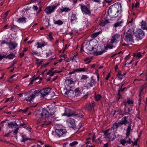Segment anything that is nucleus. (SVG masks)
<instances>
[{
  "label": "nucleus",
  "instance_id": "obj_37",
  "mask_svg": "<svg viewBox=\"0 0 147 147\" xmlns=\"http://www.w3.org/2000/svg\"><path fill=\"white\" fill-rule=\"evenodd\" d=\"M55 112V108H53V107H51L49 109V112L50 115H52Z\"/></svg>",
  "mask_w": 147,
  "mask_h": 147
},
{
  "label": "nucleus",
  "instance_id": "obj_48",
  "mask_svg": "<svg viewBox=\"0 0 147 147\" xmlns=\"http://www.w3.org/2000/svg\"><path fill=\"white\" fill-rule=\"evenodd\" d=\"M0 43L1 45L5 44L8 45V44L7 42L5 40H0Z\"/></svg>",
  "mask_w": 147,
  "mask_h": 147
},
{
  "label": "nucleus",
  "instance_id": "obj_3",
  "mask_svg": "<svg viewBox=\"0 0 147 147\" xmlns=\"http://www.w3.org/2000/svg\"><path fill=\"white\" fill-rule=\"evenodd\" d=\"M134 32L131 29L129 30L125 36V40L127 42H134V40L132 36Z\"/></svg>",
  "mask_w": 147,
  "mask_h": 147
},
{
  "label": "nucleus",
  "instance_id": "obj_55",
  "mask_svg": "<svg viewBox=\"0 0 147 147\" xmlns=\"http://www.w3.org/2000/svg\"><path fill=\"white\" fill-rule=\"evenodd\" d=\"M6 55L3 54L2 55L0 53V60H1L5 57L6 58Z\"/></svg>",
  "mask_w": 147,
  "mask_h": 147
},
{
  "label": "nucleus",
  "instance_id": "obj_5",
  "mask_svg": "<svg viewBox=\"0 0 147 147\" xmlns=\"http://www.w3.org/2000/svg\"><path fill=\"white\" fill-rule=\"evenodd\" d=\"M121 37V35L119 34H113L111 36L110 43L113 44L118 43Z\"/></svg>",
  "mask_w": 147,
  "mask_h": 147
},
{
  "label": "nucleus",
  "instance_id": "obj_10",
  "mask_svg": "<svg viewBox=\"0 0 147 147\" xmlns=\"http://www.w3.org/2000/svg\"><path fill=\"white\" fill-rule=\"evenodd\" d=\"M66 123L70 127L74 128L76 126L75 123L74 119L70 118L68 119Z\"/></svg>",
  "mask_w": 147,
  "mask_h": 147
},
{
  "label": "nucleus",
  "instance_id": "obj_45",
  "mask_svg": "<svg viewBox=\"0 0 147 147\" xmlns=\"http://www.w3.org/2000/svg\"><path fill=\"white\" fill-rule=\"evenodd\" d=\"M102 96L100 94H98L95 96V98L96 100L98 101L101 98Z\"/></svg>",
  "mask_w": 147,
  "mask_h": 147
},
{
  "label": "nucleus",
  "instance_id": "obj_29",
  "mask_svg": "<svg viewBox=\"0 0 147 147\" xmlns=\"http://www.w3.org/2000/svg\"><path fill=\"white\" fill-rule=\"evenodd\" d=\"M105 52V50H102L100 51H95L93 53V54L94 55L98 56L102 54L103 53Z\"/></svg>",
  "mask_w": 147,
  "mask_h": 147
},
{
  "label": "nucleus",
  "instance_id": "obj_19",
  "mask_svg": "<svg viewBox=\"0 0 147 147\" xmlns=\"http://www.w3.org/2000/svg\"><path fill=\"white\" fill-rule=\"evenodd\" d=\"M8 125L9 128H16L18 127V124L15 122H11L8 123Z\"/></svg>",
  "mask_w": 147,
  "mask_h": 147
},
{
  "label": "nucleus",
  "instance_id": "obj_27",
  "mask_svg": "<svg viewBox=\"0 0 147 147\" xmlns=\"http://www.w3.org/2000/svg\"><path fill=\"white\" fill-rule=\"evenodd\" d=\"M131 124H130L126 130V135L127 137H128L130 135V133L131 130Z\"/></svg>",
  "mask_w": 147,
  "mask_h": 147
},
{
  "label": "nucleus",
  "instance_id": "obj_8",
  "mask_svg": "<svg viewBox=\"0 0 147 147\" xmlns=\"http://www.w3.org/2000/svg\"><path fill=\"white\" fill-rule=\"evenodd\" d=\"M56 134L59 137H63L67 132L65 129H57L55 130Z\"/></svg>",
  "mask_w": 147,
  "mask_h": 147
},
{
  "label": "nucleus",
  "instance_id": "obj_53",
  "mask_svg": "<svg viewBox=\"0 0 147 147\" xmlns=\"http://www.w3.org/2000/svg\"><path fill=\"white\" fill-rule=\"evenodd\" d=\"M127 103L129 104H132L134 102L132 100L128 99L127 101Z\"/></svg>",
  "mask_w": 147,
  "mask_h": 147
},
{
  "label": "nucleus",
  "instance_id": "obj_12",
  "mask_svg": "<svg viewBox=\"0 0 147 147\" xmlns=\"http://www.w3.org/2000/svg\"><path fill=\"white\" fill-rule=\"evenodd\" d=\"M95 83L96 80L94 79V76H92L91 78V79L90 82L88 83L87 84L86 87L87 88H89L94 85L95 84Z\"/></svg>",
  "mask_w": 147,
  "mask_h": 147
},
{
  "label": "nucleus",
  "instance_id": "obj_49",
  "mask_svg": "<svg viewBox=\"0 0 147 147\" xmlns=\"http://www.w3.org/2000/svg\"><path fill=\"white\" fill-rule=\"evenodd\" d=\"M88 78V76L86 75H82L80 78L81 80H86Z\"/></svg>",
  "mask_w": 147,
  "mask_h": 147
},
{
  "label": "nucleus",
  "instance_id": "obj_39",
  "mask_svg": "<svg viewBox=\"0 0 147 147\" xmlns=\"http://www.w3.org/2000/svg\"><path fill=\"white\" fill-rule=\"evenodd\" d=\"M76 72H80V68L75 69H73L72 71L70 72L69 73V74L71 75L72 74H74Z\"/></svg>",
  "mask_w": 147,
  "mask_h": 147
},
{
  "label": "nucleus",
  "instance_id": "obj_23",
  "mask_svg": "<svg viewBox=\"0 0 147 147\" xmlns=\"http://www.w3.org/2000/svg\"><path fill=\"white\" fill-rule=\"evenodd\" d=\"M60 10L61 12H67L71 10L70 8L67 6L62 7L60 9Z\"/></svg>",
  "mask_w": 147,
  "mask_h": 147
},
{
  "label": "nucleus",
  "instance_id": "obj_24",
  "mask_svg": "<svg viewBox=\"0 0 147 147\" xmlns=\"http://www.w3.org/2000/svg\"><path fill=\"white\" fill-rule=\"evenodd\" d=\"M109 20L108 19H106L105 21H102L100 22L99 25L101 26H104L107 24L109 23Z\"/></svg>",
  "mask_w": 147,
  "mask_h": 147
},
{
  "label": "nucleus",
  "instance_id": "obj_34",
  "mask_svg": "<svg viewBox=\"0 0 147 147\" xmlns=\"http://www.w3.org/2000/svg\"><path fill=\"white\" fill-rule=\"evenodd\" d=\"M119 124H120L119 123V122L113 124L111 128L112 129V130L114 129H117L119 126Z\"/></svg>",
  "mask_w": 147,
  "mask_h": 147
},
{
  "label": "nucleus",
  "instance_id": "obj_36",
  "mask_svg": "<svg viewBox=\"0 0 147 147\" xmlns=\"http://www.w3.org/2000/svg\"><path fill=\"white\" fill-rule=\"evenodd\" d=\"M101 32L99 31L98 32H95L92 34L91 35V37L93 38H94L96 37L98 35L100 34Z\"/></svg>",
  "mask_w": 147,
  "mask_h": 147
},
{
  "label": "nucleus",
  "instance_id": "obj_58",
  "mask_svg": "<svg viewBox=\"0 0 147 147\" xmlns=\"http://www.w3.org/2000/svg\"><path fill=\"white\" fill-rule=\"evenodd\" d=\"M38 77L35 78H34L30 82L29 84H32L33 82H34V81H35L36 79H38Z\"/></svg>",
  "mask_w": 147,
  "mask_h": 147
},
{
  "label": "nucleus",
  "instance_id": "obj_51",
  "mask_svg": "<svg viewBox=\"0 0 147 147\" xmlns=\"http://www.w3.org/2000/svg\"><path fill=\"white\" fill-rule=\"evenodd\" d=\"M15 76V75H13L12 76H11L8 80V81L11 83L12 82L13 80L12 78L14 76Z\"/></svg>",
  "mask_w": 147,
  "mask_h": 147
},
{
  "label": "nucleus",
  "instance_id": "obj_18",
  "mask_svg": "<svg viewBox=\"0 0 147 147\" xmlns=\"http://www.w3.org/2000/svg\"><path fill=\"white\" fill-rule=\"evenodd\" d=\"M78 19L76 15L74 13H72L71 16L70 23L73 24L74 22H76Z\"/></svg>",
  "mask_w": 147,
  "mask_h": 147
},
{
  "label": "nucleus",
  "instance_id": "obj_42",
  "mask_svg": "<svg viewBox=\"0 0 147 147\" xmlns=\"http://www.w3.org/2000/svg\"><path fill=\"white\" fill-rule=\"evenodd\" d=\"M123 22L122 21H121L119 22H118L115 24L113 25V26L115 27H117L118 26H122V24L123 23Z\"/></svg>",
  "mask_w": 147,
  "mask_h": 147
},
{
  "label": "nucleus",
  "instance_id": "obj_64",
  "mask_svg": "<svg viewBox=\"0 0 147 147\" xmlns=\"http://www.w3.org/2000/svg\"><path fill=\"white\" fill-rule=\"evenodd\" d=\"M84 44H85V42L82 45L81 47V51H84L83 49V47H84Z\"/></svg>",
  "mask_w": 147,
  "mask_h": 147
},
{
  "label": "nucleus",
  "instance_id": "obj_62",
  "mask_svg": "<svg viewBox=\"0 0 147 147\" xmlns=\"http://www.w3.org/2000/svg\"><path fill=\"white\" fill-rule=\"evenodd\" d=\"M33 8L34 10L35 11H36L38 9V7L37 6L33 5Z\"/></svg>",
  "mask_w": 147,
  "mask_h": 147
},
{
  "label": "nucleus",
  "instance_id": "obj_56",
  "mask_svg": "<svg viewBox=\"0 0 147 147\" xmlns=\"http://www.w3.org/2000/svg\"><path fill=\"white\" fill-rule=\"evenodd\" d=\"M19 127H17L15 128V130H14L13 131V133H14V134H16L18 132V129H19Z\"/></svg>",
  "mask_w": 147,
  "mask_h": 147
},
{
  "label": "nucleus",
  "instance_id": "obj_20",
  "mask_svg": "<svg viewBox=\"0 0 147 147\" xmlns=\"http://www.w3.org/2000/svg\"><path fill=\"white\" fill-rule=\"evenodd\" d=\"M72 115L71 111L68 109H65V113L63 114L62 116H66L70 117Z\"/></svg>",
  "mask_w": 147,
  "mask_h": 147
},
{
  "label": "nucleus",
  "instance_id": "obj_41",
  "mask_svg": "<svg viewBox=\"0 0 147 147\" xmlns=\"http://www.w3.org/2000/svg\"><path fill=\"white\" fill-rule=\"evenodd\" d=\"M146 87H147V82L144 84L143 85H142L140 87V93H141V92H142L143 91L144 89L146 88Z\"/></svg>",
  "mask_w": 147,
  "mask_h": 147
},
{
  "label": "nucleus",
  "instance_id": "obj_25",
  "mask_svg": "<svg viewBox=\"0 0 147 147\" xmlns=\"http://www.w3.org/2000/svg\"><path fill=\"white\" fill-rule=\"evenodd\" d=\"M141 28L144 30H147V24L146 22L142 20L141 23Z\"/></svg>",
  "mask_w": 147,
  "mask_h": 147
},
{
  "label": "nucleus",
  "instance_id": "obj_33",
  "mask_svg": "<svg viewBox=\"0 0 147 147\" xmlns=\"http://www.w3.org/2000/svg\"><path fill=\"white\" fill-rule=\"evenodd\" d=\"M40 94V90H35L32 94L35 98L36 96L39 95Z\"/></svg>",
  "mask_w": 147,
  "mask_h": 147
},
{
  "label": "nucleus",
  "instance_id": "obj_14",
  "mask_svg": "<svg viewBox=\"0 0 147 147\" xmlns=\"http://www.w3.org/2000/svg\"><path fill=\"white\" fill-rule=\"evenodd\" d=\"M127 117H124L122 119L121 121L119 122V123L121 125L124 124L126 125V124L128 122V120H127Z\"/></svg>",
  "mask_w": 147,
  "mask_h": 147
},
{
  "label": "nucleus",
  "instance_id": "obj_35",
  "mask_svg": "<svg viewBox=\"0 0 147 147\" xmlns=\"http://www.w3.org/2000/svg\"><path fill=\"white\" fill-rule=\"evenodd\" d=\"M15 57V55L13 53L10 54L6 56V58L9 59H12Z\"/></svg>",
  "mask_w": 147,
  "mask_h": 147
},
{
  "label": "nucleus",
  "instance_id": "obj_54",
  "mask_svg": "<svg viewBox=\"0 0 147 147\" xmlns=\"http://www.w3.org/2000/svg\"><path fill=\"white\" fill-rule=\"evenodd\" d=\"M78 142L76 141H75L72 142V143L70 144V145L71 146H73L76 145L78 144Z\"/></svg>",
  "mask_w": 147,
  "mask_h": 147
},
{
  "label": "nucleus",
  "instance_id": "obj_26",
  "mask_svg": "<svg viewBox=\"0 0 147 147\" xmlns=\"http://www.w3.org/2000/svg\"><path fill=\"white\" fill-rule=\"evenodd\" d=\"M26 18L25 17H22L21 18H19L17 20V22L19 23H26Z\"/></svg>",
  "mask_w": 147,
  "mask_h": 147
},
{
  "label": "nucleus",
  "instance_id": "obj_6",
  "mask_svg": "<svg viewBox=\"0 0 147 147\" xmlns=\"http://www.w3.org/2000/svg\"><path fill=\"white\" fill-rule=\"evenodd\" d=\"M80 8L83 14L89 15L91 13V11L90 10V6L89 5H81L80 4Z\"/></svg>",
  "mask_w": 147,
  "mask_h": 147
},
{
  "label": "nucleus",
  "instance_id": "obj_22",
  "mask_svg": "<svg viewBox=\"0 0 147 147\" xmlns=\"http://www.w3.org/2000/svg\"><path fill=\"white\" fill-rule=\"evenodd\" d=\"M68 91L65 92V96H73L74 94V91L71 89H68Z\"/></svg>",
  "mask_w": 147,
  "mask_h": 147
},
{
  "label": "nucleus",
  "instance_id": "obj_60",
  "mask_svg": "<svg viewBox=\"0 0 147 147\" xmlns=\"http://www.w3.org/2000/svg\"><path fill=\"white\" fill-rule=\"evenodd\" d=\"M32 53L33 55H37L38 54V53L37 51H32Z\"/></svg>",
  "mask_w": 147,
  "mask_h": 147
},
{
  "label": "nucleus",
  "instance_id": "obj_52",
  "mask_svg": "<svg viewBox=\"0 0 147 147\" xmlns=\"http://www.w3.org/2000/svg\"><path fill=\"white\" fill-rule=\"evenodd\" d=\"M29 108L27 107V108H26L24 110L20 109L19 110V111L20 112L22 111L23 112V113H25L28 110Z\"/></svg>",
  "mask_w": 147,
  "mask_h": 147
},
{
  "label": "nucleus",
  "instance_id": "obj_50",
  "mask_svg": "<svg viewBox=\"0 0 147 147\" xmlns=\"http://www.w3.org/2000/svg\"><path fill=\"white\" fill-rule=\"evenodd\" d=\"M48 36L49 37V39L50 41H52L54 39V38L53 37L52 35V32H50L49 34L48 35Z\"/></svg>",
  "mask_w": 147,
  "mask_h": 147
},
{
  "label": "nucleus",
  "instance_id": "obj_31",
  "mask_svg": "<svg viewBox=\"0 0 147 147\" xmlns=\"http://www.w3.org/2000/svg\"><path fill=\"white\" fill-rule=\"evenodd\" d=\"M95 104L94 103L92 102L90 103L87 108V109L90 111H92L93 110V108Z\"/></svg>",
  "mask_w": 147,
  "mask_h": 147
},
{
  "label": "nucleus",
  "instance_id": "obj_11",
  "mask_svg": "<svg viewBox=\"0 0 147 147\" xmlns=\"http://www.w3.org/2000/svg\"><path fill=\"white\" fill-rule=\"evenodd\" d=\"M51 89L50 88H46L40 90V94L42 96L44 97L48 95L50 92Z\"/></svg>",
  "mask_w": 147,
  "mask_h": 147
},
{
  "label": "nucleus",
  "instance_id": "obj_59",
  "mask_svg": "<svg viewBox=\"0 0 147 147\" xmlns=\"http://www.w3.org/2000/svg\"><path fill=\"white\" fill-rule=\"evenodd\" d=\"M28 140H32V139H31V138H22V139L21 140V141L24 142Z\"/></svg>",
  "mask_w": 147,
  "mask_h": 147
},
{
  "label": "nucleus",
  "instance_id": "obj_2",
  "mask_svg": "<svg viewBox=\"0 0 147 147\" xmlns=\"http://www.w3.org/2000/svg\"><path fill=\"white\" fill-rule=\"evenodd\" d=\"M35 116L38 118V121L40 122L45 117H49L50 116L49 112L46 110L43 109L41 112L40 111L36 112Z\"/></svg>",
  "mask_w": 147,
  "mask_h": 147
},
{
  "label": "nucleus",
  "instance_id": "obj_28",
  "mask_svg": "<svg viewBox=\"0 0 147 147\" xmlns=\"http://www.w3.org/2000/svg\"><path fill=\"white\" fill-rule=\"evenodd\" d=\"M130 139L129 138V140L128 141V140H126L125 139H122L121 140L120 142V144H122L123 146H124L126 143H130Z\"/></svg>",
  "mask_w": 147,
  "mask_h": 147
},
{
  "label": "nucleus",
  "instance_id": "obj_38",
  "mask_svg": "<svg viewBox=\"0 0 147 147\" xmlns=\"http://www.w3.org/2000/svg\"><path fill=\"white\" fill-rule=\"evenodd\" d=\"M113 44H107L104 47L105 49H107L108 48L109 49H112L113 47Z\"/></svg>",
  "mask_w": 147,
  "mask_h": 147
},
{
  "label": "nucleus",
  "instance_id": "obj_1",
  "mask_svg": "<svg viewBox=\"0 0 147 147\" xmlns=\"http://www.w3.org/2000/svg\"><path fill=\"white\" fill-rule=\"evenodd\" d=\"M122 12V6L121 3H117L110 7L108 11V13L111 18H116Z\"/></svg>",
  "mask_w": 147,
  "mask_h": 147
},
{
  "label": "nucleus",
  "instance_id": "obj_4",
  "mask_svg": "<svg viewBox=\"0 0 147 147\" xmlns=\"http://www.w3.org/2000/svg\"><path fill=\"white\" fill-rule=\"evenodd\" d=\"M134 33L136 40H138L142 39L144 36V33L143 31L141 29L137 30Z\"/></svg>",
  "mask_w": 147,
  "mask_h": 147
},
{
  "label": "nucleus",
  "instance_id": "obj_16",
  "mask_svg": "<svg viewBox=\"0 0 147 147\" xmlns=\"http://www.w3.org/2000/svg\"><path fill=\"white\" fill-rule=\"evenodd\" d=\"M47 45V43L45 41H43L41 42H38L37 43V48H42V47L46 46Z\"/></svg>",
  "mask_w": 147,
  "mask_h": 147
},
{
  "label": "nucleus",
  "instance_id": "obj_47",
  "mask_svg": "<svg viewBox=\"0 0 147 147\" xmlns=\"http://www.w3.org/2000/svg\"><path fill=\"white\" fill-rule=\"evenodd\" d=\"M84 61L86 62V64L89 63L91 61V59H90L88 57L86 58L84 60Z\"/></svg>",
  "mask_w": 147,
  "mask_h": 147
},
{
  "label": "nucleus",
  "instance_id": "obj_21",
  "mask_svg": "<svg viewBox=\"0 0 147 147\" xmlns=\"http://www.w3.org/2000/svg\"><path fill=\"white\" fill-rule=\"evenodd\" d=\"M112 129H108L104 131V135L107 137H109L112 133Z\"/></svg>",
  "mask_w": 147,
  "mask_h": 147
},
{
  "label": "nucleus",
  "instance_id": "obj_15",
  "mask_svg": "<svg viewBox=\"0 0 147 147\" xmlns=\"http://www.w3.org/2000/svg\"><path fill=\"white\" fill-rule=\"evenodd\" d=\"M82 91L79 90V88H76L74 90V96L76 97L80 96L82 94Z\"/></svg>",
  "mask_w": 147,
  "mask_h": 147
},
{
  "label": "nucleus",
  "instance_id": "obj_40",
  "mask_svg": "<svg viewBox=\"0 0 147 147\" xmlns=\"http://www.w3.org/2000/svg\"><path fill=\"white\" fill-rule=\"evenodd\" d=\"M38 142L40 143V144L38 145L40 147H51L49 145H46L45 144H43L42 142L40 141H38Z\"/></svg>",
  "mask_w": 147,
  "mask_h": 147
},
{
  "label": "nucleus",
  "instance_id": "obj_44",
  "mask_svg": "<svg viewBox=\"0 0 147 147\" xmlns=\"http://www.w3.org/2000/svg\"><path fill=\"white\" fill-rule=\"evenodd\" d=\"M133 55L134 57H135L136 56L138 57V58H140L142 56L141 52H138L137 54L134 53Z\"/></svg>",
  "mask_w": 147,
  "mask_h": 147
},
{
  "label": "nucleus",
  "instance_id": "obj_9",
  "mask_svg": "<svg viewBox=\"0 0 147 147\" xmlns=\"http://www.w3.org/2000/svg\"><path fill=\"white\" fill-rule=\"evenodd\" d=\"M57 7V6L54 5L48 6L45 9V11L47 14H49L54 11Z\"/></svg>",
  "mask_w": 147,
  "mask_h": 147
},
{
  "label": "nucleus",
  "instance_id": "obj_57",
  "mask_svg": "<svg viewBox=\"0 0 147 147\" xmlns=\"http://www.w3.org/2000/svg\"><path fill=\"white\" fill-rule=\"evenodd\" d=\"M51 123V121H45L44 124L42 125L43 126L44 125H48L49 124H50Z\"/></svg>",
  "mask_w": 147,
  "mask_h": 147
},
{
  "label": "nucleus",
  "instance_id": "obj_46",
  "mask_svg": "<svg viewBox=\"0 0 147 147\" xmlns=\"http://www.w3.org/2000/svg\"><path fill=\"white\" fill-rule=\"evenodd\" d=\"M80 72H87L88 69V68L85 67L82 68H80Z\"/></svg>",
  "mask_w": 147,
  "mask_h": 147
},
{
  "label": "nucleus",
  "instance_id": "obj_61",
  "mask_svg": "<svg viewBox=\"0 0 147 147\" xmlns=\"http://www.w3.org/2000/svg\"><path fill=\"white\" fill-rule=\"evenodd\" d=\"M139 97L140 98L138 100L139 105H140L141 103V93H139Z\"/></svg>",
  "mask_w": 147,
  "mask_h": 147
},
{
  "label": "nucleus",
  "instance_id": "obj_7",
  "mask_svg": "<svg viewBox=\"0 0 147 147\" xmlns=\"http://www.w3.org/2000/svg\"><path fill=\"white\" fill-rule=\"evenodd\" d=\"M74 82L71 80H66L65 82V87L66 90H68L72 88L74 85Z\"/></svg>",
  "mask_w": 147,
  "mask_h": 147
},
{
  "label": "nucleus",
  "instance_id": "obj_43",
  "mask_svg": "<svg viewBox=\"0 0 147 147\" xmlns=\"http://www.w3.org/2000/svg\"><path fill=\"white\" fill-rule=\"evenodd\" d=\"M126 73L125 72H124V75H121V72H119L118 73L117 75L118 76L119 78L121 80L126 75Z\"/></svg>",
  "mask_w": 147,
  "mask_h": 147
},
{
  "label": "nucleus",
  "instance_id": "obj_17",
  "mask_svg": "<svg viewBox=\"0 0 147 147\" xmlns=\"http://www.w3.org/2000/svg\"><path fill=\"white\" fill-rule=\"evenodd\" d=\"M84 47L86 49L90 51H92L94 49V47H92L90 45V43L88 42H87L86 43H85Z\"/></svg>",
  "mask_w": 147,
  "mask_h": 147
},
{
  "label": "nucleus",
  "instance_id": "obj_30",
  "mask_svg": "<svg viewBox=\"0 0 147 147\" xmlns=\"http://www.w3.org/2000/svg\"><path fill=\"white\" fill-rule=\"evenodd\" d=\"M34 96L32 94L30 95V96L28 97H27L25 98V100L27 101L28 102H31L32 101L33 99L34 98Z\"/></svg>",
  "mask_w": 147,
  "mask_h": 147
},
{
  "label": "nucleus",
  "instance_id": "obj_63",
  "mask_svg": "<svg viewBox=\"0 0 147 147\" xmlns=\"http://www.w3.org/2000/svg\"><path fill=\"white\" fill-rule=\"evenodd\" d=\"M126 88H119V91H120L121 92H123L124 90Z\"/></svg>",
  "mask_w": 147,
  "mask_h": 147
},
{
  "label": "nucleus",
  "instance_id": "obj_32",
  "mask_svg": "<svg viewBox=\"0 0 147 147\" xmlns=\"http://www.w3.org/2000/svg\"><path fill=\"white\" fill-rule=\"evenodd\" d=\"M54 23L55 24H57L59 26H61L63 24V22L60 20H58L56 21H54Z\"/></svg>",
  "mask_w": 147,
  "mask_h": 147
},
{
  "label": "nucleus",
  "instance_id": "obj_13",
  "mask_svg": "<svg viewBox=\"0 0 147 147\" xmlns=\"http://www.w3.org/2000/svg\"><path fill=\"white\" fill-rule=\"evenodd\" d=\"M8 45L9 46L10 50H12L16 48L18 46V44L15 42H10L8 43Z\"/></svg>",
  "mask_w": 147,
  "mask_h": 147
}]
</instances>
